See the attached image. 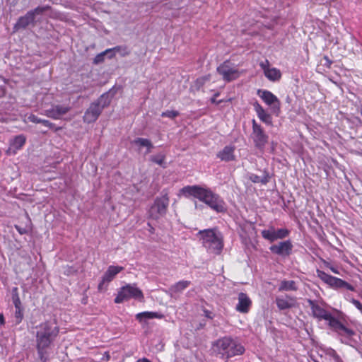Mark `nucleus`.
<instances>
[{"label": "nucleus", "mask_w": 362, "mask_h": 362, "mask_svg": "<svg viewBox=\"0 0 362 362\" xmlns=\"http://www.w3.org/2000/svg\"><path fill=\"white\" fill-rule=\"evenodd\" d=\"M42 124L45 127H48L49 129H52L54 127V124L52 122H50L49 120L47 119H40V123Z\"/></svg>", "instance_id": "a19ab883"}, {"label": "nucleus", "mask_w": 362, "mask_h": 362, "mask_svg": "<svg viewBox=\"0 0 362 362\" xmlns=\"http://www.w3.org/2000/svg\"><path fill=\"white\" fill-rule=\"evenodd\" d=\"M204 203L218 213L223 212L226 210L223 200L213 192L210 194Z\"/></svg>", "instance_id": "dca6fc26"}, {"label": "nucleus", "mask_w": 362, "mask_h": 362, "mask_svg": "<svg viewBox=\"0 0 362 362\" xmlns=\"http://www.w3.org/2000/svg\"><path fill=\"white\" fill-rule=\"evenodd\" d=\"M51 7L48 5L43 6H37L35 8L28 11L24 16H21L16 23L14 25L13 29L18 30L20 29H25L28 26L35 25V16L42 15L45 11H49Z\"/></svg>", "instance_id": "39448f33"}, {"label": "nucleus", "mask_w": 362, "mask_h": 362, "mask_svg": "<svg viewBox=\"0 0 362 362\" xmlns=\"http://www.w3.org/2000/svg\"><path fill=\"white\" fill-rule=\"evenodd\" d=\"M112 49H106L105 52L98 54L95 59H94V63L95 64H99L100 62H102L104 59V56L108 53V52H112Z\"/></svg>", "instance_id": "4c0bfd02"}, {"label": "nucleus", "mask_w": 362, "mask_h": 362, "mask_svg": "<svg viewBox=\"0 0 362 362\" xmlns=\"http://www.w3.org/2000/svg\"><path fill=\"white\" fill-rule=\"evenodd\" d=\"M163 317V315L157 312H142L136 315V319L139 322H143L148 319L158 318L161 319Z\"/></svg>", "instance_id": "393cba45"}, {"label": "nucleus", "mask_w": 362, "mask_h": 362, "mask_svg": "<svg viewBox=\"0 0 362 362\" xmlns=\"http://www.w3.org/2000/svg\"><path fill=\"white\" fill-rule=\"evenodd\" d=\"M235 147L232 145L226 146L222 150L219 151L217 154V158L221 161L230 162L235 160Z\"/></svg>", "instance_id": "aec40b11"}, {"label": "nucleus", "mask_w": 362, "mask_h": 362, "mask_svg": "<svg viewBox=\"0 0 362 362\" xmlns=\"http://www.w3.org/2000/svg\"><path fill=\"white\" fill-rule=\"evenodd\" d=\"M317 276L321 280H322L327 284L329 285L333 276H331V275L325 273V272L319 270V269L317 270Z\"/></svg>", "instance_id": "473e14b6"}, {"label": "nucleus", "mask_w": 362, "mask_h": 362, "mask_svg": "<svg viewBox=\"0 0 362 362\" xmlns=\"http://www.w3.org/2000/svg\"><path fill=\"white\" fill-rule=\"evenodd\" d=\"M211 351L216 357L227 361L232 357L242 355L245 348L232 337H223L212 343Z\"/></svg>", "instance_id": "f257e3e1"}, {"label": "nucleus", "mask_w": 362, "mask_h": 362, "mask_svg": "<svg viewBox=\"0 0 362 362\" xmlns=\"http://www.w3.org/2000/svg\"><path fill=\"white\" fill-rule=\"evenodd\" d=\"M113 94H111V90L106 92L100 95V97L95 101L101 108L103 110L105 107H107L110 103Z\"/></svg>", "instance_id": "a878e982"}, {"label": "nucleus", "mask_w": 362, "mask_h": 362, "mask_svg": "<svg viewBox=\"0 0 362 362\" xmlns=\"http://www.w3.org/2000/svg\"><path fill=\"white\" fill-rule=\"evenodd\" d=\"M351 339H352V337H349V338L341 337V341L342 343H344V344H350L351 341Z\"/></svg>", "instance_id": "c03bdc74"}, {"label": "nucleus", "mask_w": 362, "mask_h": 362, "mask_svg": "<svg viewBox=\"0 0 362 362\" xmlns=\"http://www.w3.org/2000/svg\"><path fill=\"white\" fill-rule=\"evenodd\" d=\"M146 148V153H146V154H148V153H151V149L153 148V144H151V146H147Z\"/></svg>", "instance_id": "de8ad7c7"}, {"label": "nucleus", "mask_w": 362, "mask_h": 362, "mask_svg": "<svg viewBox=\"0 0 362 362\" xmlns=\"http://www.w3.org/2000/svg\"><path fill=\"white\" fill-rule=\"evenodd\" d=\"M26 139L25 136L21 134L16 136L13 140L11 141L10 147L6 151L7 154H15L16 151L21 149L25 144Z\"/></svg>", "instance_id": "5701e85b"}, {"label": "nucleus", "mask_w": 362, "mask_h": 362, "mask_svg": "<svg viewBox=\"0 0 362 362\" xmlns=\"http://www.w3.org/2000/svg\"><path fill=\"white\" fill-rule=\"evenodd\" d=\"M227 362V361H226Z\"/></svg>", "instance_id": "5fc2aeb1"}, {"label": "nucleus", "mask_w": 362, "mask_h": 362, "mask_svg": "<svg viewBox=\"0 0 362 362\" xmlns=\"http://www.w3.org/2000/svg\"><path fill=\"white\" fill-rule=\"evenodd\" d=\"M132 144H134L139 147H146L147 146H151V141L148 139L138 137L135 139Z\"/></svg>", "instance_id": "2f4dec72"}, {"label": "nucleus", "mask_w": 362, "mask_h": 362, "mask_svg": "<svg viewBox=\"0 0 362 362\" xmlns=\"http://www.w3.org/2000/svg\"><path fill=\"white\" fill-rule=\"evenodd\" d=\"M260 66L264 71L265 76L272 81H279L281 78V71L276 68H269V61L266 60L260 63Z\"/></svg>", "instance_id": "6ab92c4d"}, {"label": "nucleus", "mask_w": 362, "mask_h": 362, "mask_svg": "<svg viewBox=\"0 0 362 362\" xmlns=\"http://www.w3.org/2000/svg\"><path fill=\"white\" fill-rule=\"evenodd\" d=\"M289 234V231L287 229L285 228H281L276 230L274 228V235H275V240L278 239H283L286 237H287Z\"/></svg>", "instance_id": "72a5a7b5"}, {"label": "nucleus", "mask_w": 362, "mask_h": 362, "mask_svg": "<svg viewBox=\"0 0 362 362\" xmlns=\"http://www.w3.org/2000/svg\"><path fill=\"white\" fill-rule=\"evenodd\" d=\"M179 115V112L177 110H167L165 112H163L161 116L163 117H168L170 119H174Z\"/></svg>", "instance_id": "c9c22d12"}, {"label": "nucleus", "mask_w": 362, "mask_h": 362, "mask_svg": "<svg viewBox=\"0 0 362 362\" xmlns=\"http://www.w3.org/2000/svg\"><path fill=\"white\" fill-rule=\"evenodd\" d=\"M298 289L296 286V283L295 281H286L284 280L281 281L279 287L278 288L279 291H296Z\"/></svg>", "instance_id": "cd10ccee"}, {"label": "nucleus", "mask_w": 362, "mask_h": 362, "mask_svg": "<svg viewBox=\"0 0 362 362\" xmlns=\"http://www.w3.org/2000/svg\"><path fill=\"white\" fill-rule=\"evenodd\" d=\"M112 52H118L122 56L124 57L129 54V51L127 50L126 47L117 46L112 49Z\"/></svg>", "instance_id": "e433bc0d"}, {"label": "nucleus", "mask_w": 362, "mask_h": 362, "mask_svg": "<svg viewBox=\"0 0 362 362\" xmlns=\"http://www.w3.org/2000/svg\"><path fill=\"white\" fill-rule=\"evenodd\" d=\"M131 298L138 300L140 302H143L144 300V296L141 290L135 284H127L126 286H122L119 290L114 301L115 303H122Z\"/></svg>", "instance_id": "423d86ee"}, {"label": "nucleus", "mask_w": 362, "mask_h": 362, "mask_svg": "<svg viewBox=\"0 0 362 362\" xmlns=\"http://www.w3.org/2000/svg\"><path fill=\"white\" fill-rule=\"evenodd\" d=\"M71 107L68 105H53L50 109L45 111V115L54 119H59L62 116L69 112Z\"/></svg>", "instance_id": "a211bd4d"}, {"label": "nucleus", "mask_w": 362, "mask_h": 362, "mask_svg": "<svg viewBox=\"0 0 362 362\" xmlns=\"http://www.w3.org/2000/svg\"><path fill=\"white\" fill-rule=\"evenodd\" d=\"M252 138L255 146L259 150H263L268 142L269 136L265 134L262 127L255 119L252 120Z\"/></svg>", "instance_id": "1a4fd4ad"}, {"label": "nucleus", "mask_w": 362, "mask_h": 362, "mask_svg": "<svg viewBox=\"0 0 362 362\" xmlns=\"http://www.w3.org/2000/svg\"><path fill=\"white\" fill-rule=\"evenodd\" d=\"M103 109L95 101L91 103L83 117L84 122L90 124L95 122L103 112Z\"/></svg>", "instance_id": "ddd939ff"}, {"label": "nucleus", "mask_w": 362, "mask_h": 362, "mask_svg": "<svg viewBox=\"0 0 362 362\" xmlns=\"http://www.w3.org/2000/svg\"><path fill=\"white\" fill-rule=\"evenodd\" d=\"M202 237V245L211 253L218 255L223 247V237L216 228L200 230L198 233Z\"/></svg>", "instance_id": "7ed1b4c3"}, {"label": "nucleus", "mask_w": 362, "mask_h": 362, "mask_svg": "<svg viewBox=\"0 0 362 362\" xmlns=\"http://www.w3.org/2000/svg\"><path fill=\"white\" fill-rule=\"evenodd\" d=\"M211 103H217V104H219L221 103V100H218V101H216V97H213L211 99Z\"/></svg>", "instance_id": "3c124183"}, {"label": "nucleus", "mask_w": 362, "mask_h": 362, "mask_svg": "<svg viewBox=\"0 0 362 362\" xmlns=\"http://www.w3.org/2000/svg\"><path fill=\"white\" fill-rule=\"evenodd\" d=\"M217 72L222 76L223 79L226 82L235 80L240 76V72L237 67L228 61H226L218 66Z\"/></svg>", "instance_id": "6e6552de"}, {"label": "nucleus", "mask_w": 362, "mask_h": 362, "mask_svg": "<svg viewBox=\"0 0 362 362\" xmlns=\"http://www.w3.org/2000/svg\"><path fill=\"white\" fill-rule=\"evenodd\" d=\"M329 268L331 269V271L334 273V274H339V272L337 270V268L332 267V266H329Z\"/></svg>", "instance_id": "09e8293b"}, {"label": "nucleus", "mask_w": 362, "mask_h": 362, "mask_svg": "<svg viewBox=\"0 0 362 362\" xmlns=\"http://www.w3.org/2000/svg\"><path fill=\"white\" fill-rule=\"evenodd\" d=\"M191 282L189 281H180L174 285H173L170 288L169 291L171 294L178 293L182 292L183 290L187 288Z\"/></svg>", "instance_id": "bb28decb"}, {"label": "nucleus", "mask_w": 362, "mask_h": 362, "mask_svg": "<svg viewBox=\"0 0 362 362\" xmlns=\"http://www.w3.org/2000/svg\"><path fill=\"white\" fill-rule=\"evenodd\" d=\"M5 324V320L4 315L2 313H0V325H4Z\"/></svg>", "instance_id": "a18cd8bd"}, {"label": "nucleus", "mask_w": 362, "mask_h": 362, "mask_svg": "<svg viewBox=\"0 0 362 362\" xmlns=\"http://www.w3.org/2000/svg\"><path fill=\"white\" fill-rule=\"evenodd\" d=\"M351 302L353 303V305H354V306L361 312V313L362 314V303L356 300V299H354L353 298Z\"/></svg>", "instance_id": "ea45409f"}, {"label": "nucleus", "mask_w": 362, "mask_h": 362, "mask_svg": "<svg viewBox=\"0 0 362 362\" xmlns=\"http://www.w3.org/2000/svg\"><path fill=\"white\" fill-rule=\"evenodd\" d=\"M238 303L236 305L235 309L241 313H247L251 306L252 302L247 295L245 293L238 294Z\"/></svg>", "instance_id": "412c9836"}, {"label": "nucleus", "mask_w": 362, "mask_h": 362, "mask_svg": "<svg viewBox=\"0 0 362 362\" xmlns=\"http://www.w3.org/2000/svg\"><path fill=\"white\" fill-rule=\"evenodd\" d=\"M40 118H39L38 117H37L36 115H30L28 117V120L29 122H33V123H36V124H40Z\"/></svg>", "instance_id": "58836bf2"}, {"label": "nucleus", "mask_w": 362, "mask_h": 362, "mask_svg": "<svg viewBox=\"0 0 362 362\" xmlns=\"http://www.w3.org/2000/svg\"><path fill=\"white\" fill-rule=\"evenodd\" d=\"M293 245L290 240L280 242L278 244L273 245L269 247L272 253L281 256H288L291 253Z\"/></svg>", "instance_id": "f3484780"}, {"label": "nucleus", "mask_w": 362, "mask_h": 362, "mask_svg": "<svg viewBox=\"0 0 362 362\" xmlns=\"http://www.w3.org/2000/svg\"><path fill=\"white\" fill-rule=\"evenodd\" d=\"M163 194L155 199L153 204L148 210V218L158 220L165 216L169 206V197L167 192L163 191Z\"/></svg>", "instance_id": "20e7f679"}, {"label": "nucleus", "mask_w": 362, "mask_h": 362, "mask_svg": "<svg viewBox=\"0 0 362 362\" xmlns=\"http://www.w3.org/2000/svg\"><path fill=\"white\" fill-rule=\"evenodd\" d=\"M16 228L17 229V230L21 233V234H24L25 233V230L24 229H22L21 227L18 226H15Z\"/></svg>", "instance_id": "49530a36"}, {"label": "nucleus", "mask_w": 362, "mask_h": 362, "mask_svg": "<svg viewBox=\"0 0 362 362\" xmlns=\"http://www.w3.org/2000/svg\"><path fill=\"white\" fill-rule=\"evenodd\" d=\"M343 288H346V289H348L349 291H354V287L345 281H344V284H343Z\"/></svg>", "instance_id": "37998d69"}, {"label": "nucleus", "mask_w": 362, "mask_h": 362, "mask_svg": "<svg viewBox=\"0 0 362 362\" xmlns=\"http://www.w3.org/2000/svg\"><path fill=\"white\" fill-rule=\"evenodd\" d=\"M136 362H151V361L146 358H142L137 360Z\"/></svg>", "instance_id": "8fccbe9b"}, {"label": "nucleus", "mask_w": 362, "mask_h": 362, "mask_svg": "<svg viewBox=\"0 0 362 362\" xmlns=\"http://www.w3.org/2000/svg\"><path fill=\"white\" fill-rule=\"evenodd\" d=\"M249 179L254 183H262L263 185H266L269 181V173L266 171L264 172V175L261 177L255 174H250Z\"/></svg>", "instance_id": "c85d7f7f"}, {"label": "nucleus", "mask_w": 362, "mask_h": 362, "mask_svg": "<svg viewBox=\"0 0 362 362\" xmlns=\"http://www.w3.org/2000/svg\"><path fill=\"white\" fill-rule=\"evenodd\" d=\"M123 269L122 267L110 266L103 274L102 280L98 284V290L102 291L106 289L105 284L110 282L118 273L123 270Z\"/></svg>", "instance_id": "4468645a"}, {"label": "nucleus", "mask_w": 362, "mask_h": 362, "mask_svg": "<svg viewBox=\"0 0 362 362\" xmlns=\"http://www.w3.org/2000/svg\"><path fill=\"white\" fill-rule=\"evenodd\" d=\"M276 303L278 308L281 310L289 309L296 306V300L295 298L286 296V298L277 297Z\"/></svg>", "instance_id": "b1692460"}, {"label": "nucleus", "mask_w": 362, "mask_h": 362, "mask_svg": "<svg viewBox=\"0 0 362 362\" xmlns=\"http://www.w3.org/2000/svg\"><path fill=\"white\" fill-rule=\"evenodd\" d=\"M165 156L163 153H158L157 155H154V156H151L150 158V160L160 165V166H163V168H165V166L164 165L165 164Z\"/></svg>", "instance_id": "7c9ffc66"}, {"label": "nucleus", "mask_w": 362, "mask_h": 362, "mask_svg": "<svg viewBox=\"0 0 362 362\" xmlns=\"http://www.w3.org/2000/svg\"><path fill=\"white\" fill-rule=\"evenodd\" d=\"M181 192L185 197L192 196L204 203L212 191L199 185H188L182 188Z\"/></svg>", "instance_id": "0eeeda50"}, {"label": "nucleus", "mask_w": 362, "mask_h": 362, "mask_svg": "<svg viewBox=\"0 0 362 362\" xmlns=\"http://www.w3.org/2000/svg\"><path fill=\"white\" fill-rule=\"evenodd\" d=\"M343 284H344V280L332 276L329 286L334 288H343Z\"/></svg>", "instance_id": "f704fd0d"}, {"label": "nucleus", "mask_w": 362, "mask_h": 362, "mask_svg": "<svg viewBox=\"0 0 362 362\" xmlns=\"http://www.w3.org/2000/svg\"><path fill=\"white\" fill-rule=\"evenodd\" d=\"M36 333L37 349L39 355L42 357L44 350L49 347L52 341L57 337L59 329L54 321H47L41 323L37 327Z\"/></svg>", "instance_id": "f03ea898"}, {"label": "nucleus", "mask_w": 362, "mask_h": 362, "mask_svg": "<svg viewBox=\"0 0 362 362\" xmlns=\"http://www.w3.org/2000/svg\"><path fill=\"white\" fill-rule=\"evenodd\" d=\"M204 316L209 319H213L214 318V315L209 310H204Z\"/></svg>", "instance_id": "79ce46f5"}, {"label": "nucleus", "mask_w": 362, "mask_h": 362, "mask_svg": "<svg viewBox=\"0 0 362 362\" xmlns=\"http://www.w3.org/2000/svg\"><path fill=\"white\" fill-rule=\"evenodd\" d=\"M257 95L264 100V102L271 106L273 113L279 115L280 112V101L278 98L272 92L267 90H258Z\"/></svg>", "instance_id": "9b49d317"}, {"label": "nucleus", "mask_w": 362, "mask_h": 362, "mask_svg": "<svg viewBox=\"0 0 362 362\" xmlns=\"http://www.w3.org/2000/svg\"><path fill=\"white\" fill-rule=\"evenodd\" d=\"M148 227L150 228H149V231H150L151 233H153V232H154V228H153V227H152V226H151L149 223H148Z\"/></svg>", "instance_id": "603ef678"}, {"label": "nucleus", "mask_w": 362, "mask_h": 362, "mask_svg": "<svg viewBox=\"0 0 362 362\" xmlns=\"http://www.w3.org/2000/svg\"><path fill=\"white\" fill-rule=\"evenodd\" d=\"M307 301L310 307L314 317L317 318L319 320H327L328 321V324L336 319V317L321 307L315 300L308 299Z\"/></svg>", "instance_id": "9d476101"}, {"label": "nucleus", "mask_w": 362, "mask_h": 362, "mask_svg": "<svg viewBox=\"0 0 362 362\" xmlns=\"http://www.w3.org/2000/svg\"><path fill=\"white\" fill-rule=\"evenodd\" d=\"M253 107L259 119L262 122L265 123L267 125L272 124V117L271 115L267 113L258 102L254 103Z\"/></svg>", "instance_id": "4be33fe9"}, {"label": "nucleus", "mask_w": 362, "mask_h": 362, "mask_svg": "<svg viewBox=\"0 0 362 362\" xmlns=\"http://www.w3.org/2000/svg\"><path fill=\"white\" fill-rule=\"evenodd\" d=\"M262 236L269 242L275 241L274 227L270 226L268 229L262 231Z\"/></svg>", "instance_id": "c756f323"}, {"label": "nucleus", "mask_w": 362, "mask_h": 362, "mask_svg": "<svg viewBox=\"0 0 362 362\" xmlns=\"http://www.w3.org/2000/svg\"><path fill=\"white\" fill-rule=\"evenodd\" d=\"M329 327L335 332H337L341 337H352L355 334V332L345 327L339 320L337 318L329 323Z\"/></svg>", "instance_id": "2eb2a0df"}, {"label": "nucleus", "mask_w": 362, "mask_h": 362, "mask_svg": "<svg viewBox=\"0 0 362 362\" xmlns=\"http://www.w3.org/2000/svg\"><path fill=\"white\" fill-rule=\"evenodd\" d=\"M11 299L16 309L14 315L15 321L16 324H19L22 322L23 318V308L20 300L18 288L17 287H13L12 288Z\"/></svg>", "instance_id": "f8f14e48"}, {"label": "nucleus", "mask_w": 362, "mask_h": 362, "mask_svg": "<svg viewBox=\"0 0 362 362\" xmlns=\"http://www.w3.org/2000/svg\"><path fill=\"white\" fill-rule=\"evenodd\" d=\"M218 93H216V94L214 95V97H216H216H218Z\"/></svg>", "instance_id": "864d4df0"}]
</instances>
